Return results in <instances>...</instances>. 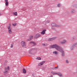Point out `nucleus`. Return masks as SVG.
<instances>
[{
    "instance_id": "nucleus-7",
    "label": "nucleus",
    "mask_w": 77,
    "mask_h": 77,
    "mask_svg": "<svg viewBox=\"0 0 77 77\" xmlns=\"http://www.w3.org/2000/svg\"><path fill=\"white\" fill-rule=\"evenodd\" d=\"M75 45H77V44L75 43L74 44L71 46L70 48L72 50L74 48H75Z\"/></svg>"
},
{
    "instance_id": "nucleus-16",
    "label": "nucleus",
    "mask_w": 77,
    "mask_h": 77,
    "mask_svg": "<svg viewBox=\"0 0 77 77\" xmlns=\"http://www.w3.org/2000/svg\"><path fill=\"white\" fill-rule=\"evenodd\" d=\"M23 73H24V74H26V70L24 69H23Z\"/></svg>"
},
{
    "instance_id": "nucleus-25",
    "label": "nucleus",
    "mask_w": 77,
    "mask_h": 77,
    "mask_svg": "<svg viewBox=\"0 0 77 77\" xmlns=\"http://www.w3.org/2000/svg\"><path fill=\"white\" fill-rule=\"evenodd\" d=\"M41 63H42V65H43V64H44V63H45V61H43L42 62H41Z\"/></svg>"
},
{
    "instance_id": "nucleus-18",
    "label": "nucleus",
    "mask_w": 77,
    "mask_h": 77,
    "mask_svg": "<svg viewBox=\"0 0 77 77\" xmlns=\"http://www.w3.org/2000/svg\"><path fill=\"white\" fill-rule=\"evenodd\" d=\"M33 36H32V35H31L30 36H29V38L32 40V39H33Z\"/></svg>"
},
{
    "instance_id": "nucleus-9",
    "label": "nucleus",
    "mask_w": 77,
    "mask_h": 77,
    "mask_svg": "<svg viewBox=\"0 0 77 77\" xmlns=\"http://www.w3.org/2000/svg\"><path fill=\"white\" fill-rule=\"evenodd\" d=\"M29 44H33V46H35V45H36V43H35V42L32 41H31L29 42Z\"/></svg>"
},
{
    "instance_id": "nucleus-29",
    "label": "nucleus",
    "mask_w": 77,
    "mask_h": 77,
    "mask_svg": "<svg viewBox=\"0 0 77 77\" xmlns=\"http://www.w3.org/2000/svg\"><path fill=\"white\" fill-rule=\"evenodd\" d=\"M55 27H58V25L55 23Z\"/></svg>"
},
{
    "instance_id": "nucleus-2",
    "label": "nucleus",
    "mask_w": 77,
    "mask_h": 77,
    "mask_svg": "<svg viewBox=\"0 0 77 77\" xmlns=\"http://www.w3.org/2000/svg\"><path fill=\"white\" fill-rule=\"evenodd\" d=\"M58 51H60L61 53H62V56H65V54L64 53V51L63 50V49H62V48H61L60 46H58Z\"/></svg>"
},
{
    "instance_id": "nucleus-27",
    "label": "nucleus",
    "mask_w": 77,
    "mask_h": 77,
    "mask_svg": "<svg viewBox=\"0 0 77 77\" xmlns=\"http://www.w3.org/2000/svg\"><path fill=\"white\" fill-rule=\"evenodd\" d=\"M66 63H69V61L68 60H66Z\"/></svg>"
},
{
    "instance_id": "nucleus-39",
    "label": "nucleus",
    "mask_w": 77,
    "mask_h": 77,
    "mask_svg": "<svg viewBox=\"0 0 77 77\" xmlns=\"http://www.w3.org/2000/svg\"><path fill=\"white\" fill-rule=\"evenodd\" d=\"M1 15H2V14H0V16H1Z\"/></svg>"
},
{
    "instance_id": "nucleus-8",
    "label": "nucleus",
    "mask_w": 77,
    "mask_h": 77,
    "mask_svg": "<svg viewBox=\"0 0 77 77\" xmlns=\"http://www.w3.org/2000/svg\"><path fill=\"white\" fill-rule=\"evenodd\" d=\"M66 41L65 40H64L62 42H60V43L61 44H64L66 43Z\"/></svg>"
},
{
    "instance_id": "nucleus-24",
    "label": "nucleus",
    "mask_w": 77,
    "mask_h": 77,
    "mask_svg": "<svg viewBox=\"0 0 77 77\" xmlns=\"http://www.w3.org/2000/svg\"><path fill=\"white\" fill-rule=\"evenodd\" d=\"M41 65H42V63L41 62L40 63H39L38 64V66H41Z\"/></svg>"
},
{
    "instance_id": "nucleus-34",
    "label": "nucleus",
    "mask_w": 77,
    "mask_h": 77,
    "mask_svg": "<svg viewBox=\"0 0 77 77\" xmlns=\"http://www.w3.org/2000/svg\"><path fill=\"white\" fill-rule=\"evenodd\" d=\"M0 77H4L2 75L0 72Z\"/></svg>"
},
{
    "instance_id": "nucleus-13",
    "label": "nucleus",
    "mask_w": 77,
    "mask_h": 77,
    "mask_svg": "<svg viewBox=\"0 0 77 77\" xmlns=\"http://www.w3.org/2000/svg\"><path fill=\"white\" fill-rule=\"evenodd\" d=\"M75 10L74 9H72V11L71 12V14H74V13H75Z\"/></svg>"
},
{
    "instance_id": "nucleus-4",
    "label": "nucleus",
    "mask_w": 77,
    "mask_h": 77,
    "mask_svg": "<svg viewBox=\"0 0 77 77\" xmlns=\"http://www.w3.org/2000/svg\"><path fill=\"white\" fill-rule=\"evenodd\" d=\"M41 36V35L40 34H36L34 36V38L35 39H37V38H38L39 37H40V36Z\"/></svg>"
},
{
    "instance_id": "nucleus-35",
    "label": "nucleus",
    "mask_w": 77,
    "mask_h": 77,
    "mask_svg": "<svg viewBox=\"0 0 77 77\" xmlns=\"http://www.w3.org/2000/svg\"><path fill=\"white\" fill-rule=\"evenodd\" d=\"M5 2H8V0H5Z\"/></svg>"
},
{
    "instance_id": "nucleus-15",
    "label": "nucleus",
    "mask_w": 77,
    "mask_h": 77,
    "mask_svg": "<svg viewBox=\"0 0 77 77\" xmlns=\"http://www.w3.org/2000/svg\"><path fill=\"white\" fill-rule=\"evenodd\" d=\"M13 15H15V16H17V12H13Z\"/></svg>"
},
{
    "instance_id": "nucleus-23",
    "label": "nucleus",
    "mask_w": 77,
    "mask_h": 77,
    "mask_svg": "<svg viewBox=\"0 0 77 77\" xmlns=\"http://www.w3.org/2000/svg\"><path fill=\"white\" fill-rule=\"evenodd\" d=\"M36 59H37V60H41V58L40 57H37Z\"/></svg>"
},
{
    "instance_id": "nucleus-1",
    "label": "nucleus",
    "mask_w": 77,
    "mask_h": 77,
    "mask_svg": "<svg viewBox=\"0 0 77 77\" xmlns=\"http://www.w3.org/2000/svg\"><path fill=\"white\" fill-rule=\"evenodd\" d=\"M50 48H55L58 51V45L55 44L51 45L49 47Z\"/></svg>"
},
{
    "instance_id": "nucleus-6",
    "label": "nucleus",
    "mask_w": 77,
    "mask_h": 77,
    "mask_svg": "<svg viewBox=\"0 0 77 77\" xmlns=\"http://www.w3.org/2000/svg\"><path fill=\"white\" fill-rule=\"evenodd\" d=\"M33 50H36V49L35 48H32L29 51V54H32V51Z\"/></svg>"
},
{
    "instance_id": "nucleus-37",
    "label": "nucleus",
    "mask_w": 77,
    "mask_h": 77,
    "mask_svg": "<svg viewBox=\"0 0 77 77\" xmlns=\"http://www.w3.org/2000/svg\"><path fill=\"white\" fill-rule=\"evenodd\" d=\"M61 6V5L60 4H58V7H60Z\"/></svg>"
},
{
    "instance_id": "nucleus-14",
    "label": "nucleus",
    "mask_w": 77,
    "mask_h": 77,
    "mask_svg": "<svg viewBox=\"0 0 77 77\" xmlns=\"http://www.w3.org/2000/svg\"><path fill=\"white\" fill-rule=\"evenodd\" d=\"M42 45L43 46H44L45 47L46 46H47L48 45V44L47 43H43L42 44Z\"/></svg>"
},
{
    "instance_id": "nucleus-31",
    "label": "nucleus",
    "mask_w": 77,
    "mask_h": 77,
    "mask_svg": "<svg viewBox=\"0 0 77 77\" xmlns=\"http://www.w3.org/2000/svg\"><path fill=\"white\" fill-rule=\"evenodd\" d=\"M54 75H58V73H56L55 72H54Z\"/></svg>"
},
{
    "instance_id": "nucleus-22",
    "label": "nucleus",
    "mask_w": 77,
    "mask_h": 77,
    "mask_svg": "<svg viewBox=\"0 0 77 77\" xmlns=\"http://www.w3.org/2000/svg\"><path fill=\"white\" fill-rule=\"evenodd\" d=\"M14 43H13L12 44H11V48H13V47L14 46Z\"/></svg>"
},
{
    "instance_id": "nucleus-12",
    "label": "nucleus",
    "mask_w": 77,
    "mask_h": 77,
    "mask_svg": "<svg viewBox=\"0 0 77 77\" xmlns=\"http://www.w3.org/2000/svg\"><path fill=\"white\" fill-rule=\"evenodd\" d=\"M53 53L55 55H57L58 54V52L57 51H55L53 52Z\"/></svg>"
},
{
    "instance_id": "nucleus-28",
    "label": "nucleus",
    "mask_w": 77,
    "mask_h": 77,
    "mask_svg": "<svg viewBox=\"0 0 77 77\" xmlns=\"http://www.w3.org/2000/svg\"><path fill=\"white\" fill-rule=\"evenodd\" d=\"M17 24L16 23H14L13 24V26H17Z\"/></svg>"
},
{
    "instance_id": "nucleus-40",
    "label": "nucleus",
    "mask_w": 77,
    "mask_h": 77,
    "mask_svg": "<svg viewBox=\"0 0 77 77\" xmlns=\"http://www.w3.org/2000/svg\"><path fill=\"white\" fill-rule=\"evenodd\" d=\"M48 23H50V21H48Z\"/></svg>"
},
{
    "instance_id": "nucleus-26",
    "label": "nucleus",
    "mask_w": 77,
    "mask_h": 77,
    "mask_svg": "<svg viewBox=\"0 0 77 77\" xmlns=\"http://www.w3.org/2000/svg\"><path fill=\"white\" fill-rule=\"evenodd\" d=\"M7 73H8V71H5V72H4V74L6 75V74H7Z\"/></svg>"
},
{
    "instance_id": "nucleus-38",
    "label": "nucleus",
    "mask_w": 77,
    "mask_h": 77,
    "mask_svg": "<svg viewBox=\"0 0 77 77\" xmlns=\"http://www.w3.org/2000/svg\"><path fill=\"white\" fill-rule=\"evenodd\" d=\"M34 75H35V74H32V75H33V76H34Z\"/></svg>"
},
{
    "instance_id": "nucleus-21",
    "label": "nucleus",
    "mask_w": 77,
    "mask_h": 77,
    "mask_svg": "<svg viewBox=\"0 0 77 77\" xmlns=\"http://www.w3.org/2000/svg\"><path fill=\"white\" fill-rule=\"evenodd\" d=\"M57 39V37H55L52 38V40H53V41H54V40H55V39Z\"/></svg>"
},
{
    "instance_id": "nucleus-19",
    "label": "nucleus",
    "mask_w": 77,
    "mask_h": 77,
    "mask_svg": "<svg viewBox=\"0 0 77 77\" xmlns=\"http://www.w3.org/2000/svg\"><path fill=\"white\" fill-rule=\"evenodd\" d=\"M48 41H53L52 38H49Z\"/></svg>"
},
{
    "instance_id": "nucleus-36",
    "label": "nucleus",
    "mask_w": 77,
    "mask_h": 77,
    "mask_svg": "<svg viewBox=\"0 0 77 77\" xmlns=\"http://www.w3.org/2000/svg\"><path fill=\"white\" fill-rule=\"evenodd\" d=\"M51 73L52 74H54V72H51Z\"/></svg>"
},
{
    "instance_id": "nucleus-10",
    "label": "nucleus",
    "mask_w": 77,
    "mask_h": 77,
    "mask_svg": "<svg viewBox=\"0 0 77 77\" xmlns=\"http://www.w3.org/2000/svg\"><path fill=\"white\" fill-rule=\"evenodd\" d=\"M46 29H44L43 30L42 32H41V35H44L45 33V31H46Z\"/></svg>"
},
{
    "instance_id": "nucleus-3",
    "label": "nucleus",
    "mask_w": 77,
    "mask_h": 77,
    "mask_svg": "<svg viewBox=\"0 0 77 77\" xmlns=\"http://www.w3.org/2000/svg\"><path fill=\"white\" fill-rule=\"evenodd\" d=\"M21 45L23 47H24L26 46V43L25 41H22L21 42Z\"/></svg>"
},
{
    "instance_id": "nucleus-33",
    "label": "nucleus",
    "mask_w": 77,
    "mask_h": 77,
    "mask_svg": "<svg viewBox=\"0 0 77 77\" xmlns=\"http://www.w3.org/2000/svg\"><path fill=\"white\" fill-rule=\"evenodd\" d=\"M8 70H9V66H8L7 67Z\"/></svg>"
},
{
    "instance_id": "nucleus-30",
    "label": "nucleus",
    "mask_w": 77,
    "mask_h": 77,
    "mask_svg": "<svg viewBox=\"0 0 77 77\" xmlns=\"http://www.w3.org/2000/svg\"><path fill=\"white\" fill-rule=\"evenodd\" d=\"M31 40L29 38V39H27L26 40V41H31Z\"/></svg>"
},
{
    "instance_id": "nucleus-20",
    "label": "nucleus",
    "mask_w": 77,
    "mask_h": 77,
    "mask_svg": "<svg viewBox=\"0 0 77 77\" xmlns=\"http://www.w3.org/2000/svg\"><path fill=\"white\" fill-rule=\"evenodd\" d=\"M5 4L6 6H8V5H9V2H6Z\"/></svg>"
},
{
    "instance_id": "nucleus-17",
    "label": "nucleus",
    "mask_w": 77,
    "mask_h": 77,
    "mask_svg": "<svg viewBox=\"0 0 77 77\" xmlns=\"http://www.w3.org/2000/svg\"><path fill=\"white\" fill-rule=\"evenodd\" d=\"M55 25H56V23H52L51 24V26L52 27H55Z\"/></svg>"
},
{
    "instance_id": "nucleus-32",
    "label": "nucleus",
    "mask_w": 77,
    "mask_h": 77,
    "mask_svg": "<svg viewBox=\"0 0 77 77\" xmlns=\"http://www.w3.org/2000/svg\"><path fill=\"white\" fill-rule=\"evenodd\" d=\"M58 68V66H57V67H55L54 69H57Z\"/></svg>"
},
{
    "instance_id": "nucleus-11",
    "label": "nucleus",
    "mask_w": 77,
    "mask_h": 77,
    "mask_svg": "<svg viewBox=\"0 0 77 77\" xmlns=\"http://www.w3.org/2000/svg\"><path fill=\"white\" fill-rule=\"evenodd\" d=\"M58 75H59L60 77H63V75L60 72H58Z\"/></svg>"
},
{
    "instance_id": "nucleus-5",
    "label": "nucleus",
    "mask_w": 77,
    "mask_h": 77,
    "mask_svg": "<svg viewBox=\"0 0 77 77\" xmlns=\"http://www.w3.org/2000/svg\"><path fill=\"white\" fill-rule=\"evenodd\" d=\"M8 33L10 34H11L12 33V30H11V28L10 27V26H8Z\"/></svg>"
}]
</instances>
